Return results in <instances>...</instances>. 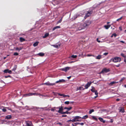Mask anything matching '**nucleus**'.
Returning a JSON list of instances; mask_svg holds the SVG:
<instances>
[{"instance_id":"obj_1","label":"nucleus","mask_w":126,"mask_h":126,"mask_svg":"<svg viewBox=\"0 0 126 126\" xmlns=\"http://www.w3.org/2000/svg\"><path fill=\"white\" fill-rule=\"evenodd\" d=\"M32 95H40L43 96L41 94H40L39 93H29L27 94H24V96H25L26 97V96H31Z\"/></svg>"},{"instance_id":"obj_2","label":"nucleus","mask_w":126,"mask_h":126,"mask_svg":"<svg viewBox=\"0 0 126 126\" xmlns=\"http://www.w3.org/2000/svg\"><path fill=\"white\" fill-rule=\"evenodd\" d=\"M111 60H112V61L114 63H117L120 62L121 61V59L120 57H116L111 59Z\"/></svg>"},{"instance_id":"obj_3","label":"nucleus","mask_w":126,"mask_h":126,"mask_svg":"<svg viewBox=\"0 0 126 126\" xmlns=\"http://www.w3.org/2000/svg\"><path fill=\"white\" fill-rule=\"evenodd\" d=\"M80 118H81V117L79 116H75L72 119V122H75L79 121V120L78 119Z\"/></svg>"},{"instance_id":"obj_4","label":"nucleus","mask_w":126,"mask_h":126,"mask_svg":"<svg viewBox=\"0 0 126 126\" xmlns=\"http://www.w3.org/2000/svg\"><path fill=\"white\" fill-rule=\"evenodd\" d=\"M110 71V70L109 69H107L106 68H105L103 69L100 73L101 74H103L104 73L108 72Z\"/></svg>"},{"instance_id":"obj_5","label":"nucleus","mask_w":126,"mask_h":126,"mask_svg":"<svg viewBox=\"0 0 126 126\" xmlns=\"http://www.w3.org/2000/svg\"><path fill=\"white\" fill-rule=\"evenodd\" d=\"M92 14V12L91 11H89L87 12V13L84 16V18L86 19L87 17L89 16Z\"/></svg>"},{"instance_id":"obj_6","label":"nucleus","mask_w":126,"mask_h":126,"mask_svg":"<svg viewBox=\"0 0 126 126\" xmlns=\"http://www.w3.org/2000/svg\"><path fill=\"white\" fill-rule=\"evenodd\" d=\"M70 68V67H67L65 68L60 69L62 71H63L66 72L69 70Z\"/></svg>"},{"instance_id":"obj_7","label":"nucleus","mask_w":126,"mask_h":126,"mask_svg":"<svg viewBox=\"0 0 126 126\" xmlns=\"http://www.w3.org/2000/svg\"><path fill=\"white\" fill-rule=\"evenodd\" d=\"M63 107L61 106V107H60L59 108V110L58 111H56L62 114V112H63Z\"/></svg>"},{"instance_id":"obj_8","label":"nucleus","mask_w":126,"mask_h":126,"mask_svg":"<svg viewBox=\"0 0 126 126\" xmlns=\"http://www.w3.org/2000/svg\"><path fill=\"white\" fill-rule=\"evenodd\" d=\"M3 72L4 73H9L10 74H11L12 73V71L11 70H9L8 69H6Z\"/></svg>"},{"instance_id":"obj_9","label":"nucleus","mask_w":126,"mask_h":126,"mask_svg":"<svg viewBox=\"0 0 126 126\" xmlns=\"http://www.w3.org/2000/svg\"><path fill=\"white\" fill-rule=\"evenodd\" d=\"M92 83L91 82H88L85 85V89H87L89 87Z\"/></svg>"},{"instance_id":"obj_10","label":"nucleus","mask_w":126,"mask_h":126,"mask_svg":"<svg viewBox=\"0 0 126 126\" xmlns=\"http://www.w3.org/2000/svg\"><path fill=\"white\" fill-rule=\"evenodd\" d=\"M26 126H33V125L31 122L28 121L26 123Z\"/></svg>"},{"instance_id":"obj_11","label":"nucleus","mask_w":126,"mask_h":126,"mask_svg":"<svg viewBox=\"0 0 126 126\" xmlns=\"http://www.w3.org/2000/svg\"><path fill=\"white\" fill-rule=\"evenodd\" d=\"M44 84L47 85H55V83H50L49 82H46L44 83Z\"/></svg>"},{"instance_id":"obj_12","label":"nucleus","mask_w":126,"mask_h":126,"mask_svg":"<svg viewBox=\"0 0 126 126\" xmlns=\"http://www.w3.org/2000/svg\"><path fill=\"white\" fill-rule=\"evenodd\" d=\"M65 80L62 79H59V80L56 81L55 82L56 83H58L62 82H65Z\"/></svg>"},{"instance_id":"obj_13","label":"nucleus","mask_w":126,"mask_h":126,"mask_svg":"<svg viewBox=\"0 0 126 126\" xmlns=\"http://www.w3.org/2000/svg\"><path fill=\"white\" fill-rule=\"evenodd\" d=\"M98 119L101 122L103 123H105V121L101 117H99L98 118Z\"/></svg>"},{"instance_id":"obj_14","label":"nucleus","mask_w":126,"mask_h":126,"mask_svg":"<svg viewBox=\"0 0 126 126\" xmlns=\"http://www.w3.org/2000/svg\"><path fill=\"white\" fill-rule=\"evenodd\" d=\"M11 118L12 116L11 115H8L5 116V119H11Z\"/></svg>"},{"instance_id":"obj_15","label":"nucleus","mask_w":126,"mask_h":126,"mask_svg":"<svg viewBox=\"0 0 126 126\" xmlns=\"http://www.w3.org/2000/svg\"><path fill=\"white\" fill-rule=\"evenodd\" d=\"M37 55H39L40 56H43L45 54L42 52H40L37 54Z\"/></svg>"},{"instance_id":"obj_16","label":"nucleus","mask_w":126,"mask_h":126,"mask_svg":"<svg viewBox=\"0 0 126 126\" xmlns=\"http://www.w3.org/2000/svg\"><path fill=\"white\" fill-rule=\"evenodd\" d=\"M110 25H105L104 26V27L106 29H108L110 27Z\"/></svg>"},{"instance_id":"obj_17","label":"nucleus","mask_w":126,"mask_h":126,"mask_svg":"<svg viewBox=\"0 0 126 126\" xmlns=\"http://www.w3.org/2000/svg\"><path fill=\"white\" fill-rule=\"evenodd\" d=\"M60 26H56L55 27H54L52 29V30L54 31L55 30L57 29L58 28H60Z\"/></svg>"},{"instance_id":"obj_18","label":"nucleus","mask_w":126,"mask_h":126,"mask_svg":"<svg viewBox=\"0 0 126 126\" xmlns=\"http://www.w3.org/2000/svg\"><path fill=\"white\" fill-rule=\"evenodd\" d=\"M77 90H84V89L82 87H79V88H77Z\"/></svg>"},{"instance_id":"obj_19","label":"nucleus","mask_w":126,"mask_h":126,"mask_svg":"<svg viewBox=\"0 0 126 126\" xmlns=\"http://www.w3.org/2000/svg\"><path fill=\"white\" fill-rule=\"evenodd\" d=\"M72 108V107H70L69 108H68L66 107H65L64 108V109H67L68 110L67 111H69L71 110Z\"/></svg>"},{"instance_id":"obj_20","label":"nucleus","mask_w":126,"mask_h":126,"mask_svg":"<svg viewBox=\"0 0 126 126\" xmlns=\"http://www.w3.org/2000/svg\"><path fill=\"white\" fill-rule=\"evenodd\" d=\"M92 89H91V91L93 92H94L96 90H95L94 87V86H92Z\"/></svg>"},{"instance_id":"obj_21","label":"nucleus","mask_w":126,"mask_h":126,"mask_svg":"<svg viewBox=\"0 0 126 126\" xmlns=\"http://www.w3.org/2000/svg\"><path fill=\"white\" fill-rule=\"evenodd\" d=\"M83 27L82 26H80L78 28V29L77 30V31L78 30H81L83 29Z\"/></svg>"},{"instance_id":"obj_22","label":"nucleus","mask_w":126,"mask_h":126,"mask_svg":"<svg viewBox=\"0 0 126 126\" xmlns=\"http://www.w3.org/2000/svg\"><path fill=\"white\" fill-rule=\"evenodd\" d=\"M120 112L122 113H124L125 112L124 109L123 108H121L120 110Z\"/></svg>"},{"instance_id":"obj_23","label":"nucleus","mask_w":126,"mask_h":126,"mask_svg":"<svg viewBox=\"0 0 126 126\" xmlns=\"http://www.w3.org/2000/svg\"><path fill=\"white\" fill-rule=\"evenodd\" d=\"M49 35V34L48 33H46L45 34L44 36H43V38H46L47 37V36H48Z\"/></svg>"},{"instance_id":"obj_24","label":"nucleus","mask_w":126,"mask_h":126,"mask_svg":"<svg viewBox=\"0 0 126 126\" xmlns=\"http://www.w3.org/2000/svg\"><path fill=\"white\" fill-rule=\"evenodd\" d=\"M92 119H94L95 121H97L98 120L97 118H96V116H92Z\"/></svg>"},{"instance_id":"obj_25","label":"nucleus","mask_w":126,"mask_h":126,"mask_svg":"<svg viewBox=\"0 0 126 126\" xmlns=\"http://www.w3.org/2000/svg\"><path fill=\"white\" fill-rule=\"evenodd\" d=\"M38 43L39 42H36L33 44V46L34 47H36L38 45Z\"/></svg>"},{"instance_id":"obj_26","label":"nucleus","mask_w":126,"mask_h":126,"mask_svg":"<svg viewBox=\"0 0 126 126\" xmlns=\"http://www.w3.org/2000/svg\"><path fill=\"white\" fill-rule=\"evenodd\" d=\"M20 41L21 42H23L25 40V39L23 38L22 37H20L19 38Z\"/></svg>"},{"instance_id":"obj_27","label":"nucleus","mask_w":126,"mask_h":126,"mask_svg":"<svg viewBox=\"0 0 126 126\" xmlns=\"http://www.w3.org/2000/svg\"><path fill=\"white\" fill-rule=\"evenodd\" d=\"M101 55H99L96 57V59H100L101 58Z\"/></svg>"},{"instance_id":"obj_28","label":"nucleus","mask_w":126,"mask_h":126,"mask_svg":"<svg viewBox=\"0 0 126 126\" xmlns=\"http://www.w3.org/2000/svg\"><path fill=\"white\" fill-rule=\"evenodd\" d=\"M88 116L87 115H86L85 116H83V117L81 118L82 119H86L88 118Z\"/></svg>"},{"instance_id":"obj_29","label":"nucleus","mask_w":126,"mask_h":126,"mask_svg":"<svg viewBox=\"0 0 126 126\" xmlns=\"http://www.w3.org/2000/svg\"><path fill=\"white\" fill-rule=\"evenodd\" d=\"M70 113L68 111H66L65 112H63V111L62 112V114H70Z\"/></svg>"},{"instance_id":"obj_30","label":"nucleus","mask_w":126,"mask_h":126,"mask_svg":"<svg viewBox=\"0 0 126 126\" xmlns=\"http://www.w3.org/2000/svg\"><path fill=\"white\" fill-rule=\"evenodd\" d=\"M17 68V65H15L14 66V68L12 69V70L14 71H15L16 69Z\"/></svg>"},{"instance_id":"obj_31","label":"nucleus","mask_w":126,"mask_h":126,"mask_svg":"<svg viewBox=\"0 0 126 126\" xmlns=\"http://www.w3.org/2000/svg\"><path fill=\"white\" fill-rule=\"evenodd\" d=\"M116 82H115V81H113L112 82H111L109 84V85H110V86H111L113 84H115V83H116Z\"/></svg>"},{"instance_id":"obj_32","label":"nucleus","mask_w":126,"mask_h":126,"mask_svg":"<svg viewBox=\"0 0 126 126\" xmlns=\"http://www.w3.org/2000/svg\"><path fill=\"white\" fill-rule=\"evenodd\" d=\"M94 109H92V110H90L89 111V114H91L92 113V112H94Z\"/></svg>"},{"instance_id":"obj_33","label":"nucleus","mask_w":126,"mask_h":126,"mask_svg":"<svg viewBox=\"0 0 126 126\" xmlns=\"http://www.w3.org/2000/svg\"><path fill=\"white\" fill-rule=\"evenodd\" d=\"M80 15H76L74 16V18L76 19V18L77 17H79L80 16Z\"/></svg>"},{"instance_id":"obj_34","label":"nucleus","mask_w":126,"mask_h":126,"mask_svg":"<svg viewBox=\"0 0 126 126\" xmlns=\"http://www.w3.org/2000/svg\"><path fill=\"white\" fill-rule=\"evenodd\" d=\"M52 46L56 48H58V47L59 46H60V45H59V46H58L57 45H52Z\"/></svg>"},{"instance_id":"obj_35","label":"nucleus","mask_w":126,"mask_h":126,"mask_svg":"<svg viewBox=\"0 0 126 126\" xmlns=\"http://www.w3.org/2000/svg\"><path fill=\"white\" fill-rule=\"evenodd\" d=\"M77 57V56L76 55H72L71 56V57L73 58H75Z\"/></svg>"},{"instance_id":"obj_36","label":"nucleus","mask_w":126,"mask_h":126,"mask_svg":"<svg viewBox=\"0 0 126 126\" xmlns=\"http://www.w3.org/2000/svg\"><path fill=\"white\" fill-rule=\"evenodd\" d=\"M62 17L57 22V24H58L59 23H61L62 21Z\"/></svg>"},{"instance_id":"obj_37","label":"nucleus","mask_w":126,"mask_h":126,"mask_svg":"<svg viewBox=\"0 0 126 126\" xmlns=\"http://www.w3.org/2000/svg\"><path fill=\"white\" fill-rule=\"evenodd\" d=\"M70 103V102L69 101H65L64 102V103L66 104H68Z\"/></svg>"},{"instance_id":"obj_38","label":"nucleus","mask_w":126,"mask_h":126,"mask_svg":"<svg viewBox=\"0 0 126 126\" xmlns=\"http://www.w3.org/2000/svg\"><path fill=\"white\" fill-rule=\"evenodd\" d=\"M87 56L88 57H90V56H91L94 57V56L93 55H91V54H88L87 55Z\"/></svg>"},{"instance_id":"obj_39","label":"nucleus","mask_w":126,"mask_h":126,"mask_svg":"<svg viewBox=\"0 0 126 126\" xmlns=\"http://www.w3.org/2000/svg\"><path fill=\"white\" fill-rule=\"evenodd\" d=\"M122 17H120V18H119L117 19V21H119V20H121L122 19Z\"/></svg>"},{"instance_id":"obj_40","label":"nucleus","mask_w":126,"mask_h":126,"mask_svg":"<svg viewBox=\"0 0 126 126\" xmlns=\"http://www.w3.org/2000/svg\"><path fill=\"white\" fill-rule=\"evenodd\" d=\"M18 54L17 53L15 52L14 53V55L15 56H17L18 55Z\"/></svg>"},{"instance_id":"obj_41","label":"nucleus","mask_w":126,"mask_h":126,"mask_svg":"<svg viewBox=\"0 0 126 126\" xmlns=\"http://www.w3.org/2000/svg\"><path fill=\"white\" fill-rule=\"evenodd\" d=\"M55 110V108H54V107L53 108H52L51 109V110L52 111H54Z\"/></svg>"},{"instance_id":"obj_42","label":"nucleus","mask_w":126,"mask_h":126,"mask_svg":"<svg viewBox=\"0 0 126 126\" xmlns=\"http://www.w3.org/2000/svg\"><path fill=\"white\" fill-rule=\"evenodd\" d=\"M95 94L96 95H98V93L97 92V91L96 90H95V91L94 92Z\"/></svg>"},{"instance_id":"obj_43","label":"nucleus","mask_w":126,"mask_h":126,"mask_svg":"<svg viewBox=\"0 0 126 126\" xmlns=\"http://www.w3.org/2000/svg\"><path fill=\"white\" fill-rule=\"evenodd\" d=\"M11 76L9 75L8 76H5V78H8V77L11 78Z\"/></svg>"},{"instance_id":"obj_44","label":"nucleus","mask_w":126,"mask_h":126,"mask_svg":"<svg viewBox=\"0 0 126 126\" xmlns=\"http://www.w3.org/2000/svg\"><path fill=\"white\" fill-rule=\"evenodd\" d=\"M2 110L4 112H5L6 111V110L5 108H3Z\"/></svg>"},{"instance_id":"obj_45","label":"nucleus","mask_w":126,"mask_h":126,"mask_svg":"<svg viewBox=\"0 0 126 126\" xmlns=\"http://www.w3.org/2000/svg\"><path fill=\"white\" fill-rule=\"evenodd\" d=\"M108 54V52H105V53H104L103 54V55L106 56V55H107Z\"/></svg>"},{"instance_id":"obj_46","label":"nucleus","mask_w":126,"mask_h":126,"mask_svg":"<svg viewBox=\"0 0 126 126\" xmlns=\"http://www.w3.org/2000/svg\"><path fill=\"white\" fill-rule=\"evenodd\" d=\"M121 55L122 56V57H124V56L125 55H124V54H123V53H121Z\"/></svg>"},{"instance_id":"obj_47","label":"nucleus","mask_w":126,"mask_h":126,"mask_svg":"<svg viewBox=\"0 0 126 126\" xmlns=\"http://www.w3.org/2000/svg\"><path fill=\"white\" fill-rule=\"evenodd\" d=\"M19 48V51L20 50H21L23 48V47H20Z\"/></svg>"},{"instance_id":"obj_48","label":"nucleus","mask_w":126,"mask_h":126,"mask_svg":"<svg viewBox=\"0 0 126 126\" xmlns=\"http://www.w3.org/2000/svg\"><path fill=\"white\" fill-rule=\"evenodd\" d=\"M71 121H72V120H68L67 121V122L69 123Z\"/></svg>"},{"instance_id":"obj_49","label":"nucleus","mask_w":126,"mask_h":126,"mask_svg":"<svg viewBox=\"0 0 126 126\" xmlns=\"http://www.w3.org/2000/svg\"><path fill=\"white\" fill-rule=\"evenodd\" d=\"M79 124L81 126H83L84 125V124L83 123H79Z\"/></svg>"},{"instance_id":"obj_50","label":"nucleus","mask_w":126,"mask_h":126,"mask_svg":"<svg viewBox=\"0 0 126 126\" xmlns=\"http://www.w3.org/2000/svg\"><path fill=\"white\" fill-rule=\"evenodd\" d=\"M63 117H65L67 116V115H63L62 116Z\"/></svg>"},{"instance_id":"obj_51","label":"nucleus","mask_w":126,"mask_h":126,"mask_svg":"<svg viewBox=\"0 0 126 126\" xmlns=\"http://www.w3.org/2000/svg\"><path fill=\"white\" fill-rule=\"evenodd\" d=\"M98 38H97L96 39V40H97V41L99 43H100V42L101 41H100V40H98Z\"/></svg>"},{"instance_id":"obj_52","label":"nucleus","mask_w":126,"mask_h":126,"mask_svg":"<svg viewBox=\"0 0 126 126\" xmlns=\"http://www.w3.org/2000/svg\"><path fill=\"white\" fill-rule=\"evenodd\" d=\"M15 49L16 50H18L19 51V48L18 47H16Z\"/></svg>"},{"instance_id":"obj_53","label":"nucleus","mask_w":126,"mask_h":126,"mask_svg":"<svg viewBox=\"0 0 126 126\" xmlns=\"http://www.w3.org/2000/svg\"><path fill=\"white\" fill-rule=\"evenodd\" d=\"M113 35L115 37H116L117 36V34L115 33H114L113 34Z\"/></svg>"},{"instance_id":"obj_54","label":"nucleus","mask_w":126,"mask_h":126,"mask_svg":"<svg viewBox=\"0 0 126 126\" xmlns=\"http://www.w3.org/2000/svg\"><path fill=\"white\" fill-rule=\"evenodd\" d=\"M60 107H54V108H55V110L57 109H59V108H60Z\"/></svg>"},{"instance_id":"obj_55","label":"nucleus","mask_w":126,"mask_h":126,"mask_svg":"<svg viewBox=\"0 0 126 126\" xmlns=\"http://www.w3.org/2000/svg\"><path fill=\"white\" fill-rule=\"evenodd\" d=\"M63 97H65L66 96H68V97H69V95H64V94H63Z\"/></svg>"},{"instance_id":"obj_56","label":"nucleus","mask_w":126,"mask_h":126,"mask_svg":"<svg viewBox=\"0 0 126 126\" xmlns=\"http://www.w3.org/2000/svg\"><path fill=\"white\" fill-rule=\"evenodd\" d=\"M57 124H58L60 125H62V124L60 123H57Z\"/></svg>"},{"instance_id":"obj_57","label":"nucleus","mask_w":126,"mask_h":126,"mask_svg":"<svg viewBox=\"0 0 126 126\" xmlns=\"http://www.w3.org/2000/svg\"><path fill=\"white\" fill-rule=\"evenodd\" d=\"M120 64H119L118 65H116V66L117 67H119L120 66Z\"/></svg>"},{"instance_id":"obj_58","label":"nucleus","mask_w":126,"mask_h":126,"mask_svg":"<svg viewBox=\"0 0 126 126\" xmlns=\"http://www.w3.org/2000/svg\"><path fill=\"white\" fill-rule=\"evenodd\" d=\"M120 99L119 98H117L116 99V100L117 101H119L120 100Z\"/></svg>"},{"instance_id":"obj_59","label":"nucleus","mask_w":126,"mask_h":126,"mask_svg":"<svg viewBox=\"0 0 126 126\" xmlns=\"http://www.w3.org/2000/svg\"><path fill=\"white\" fill-rule=\"evenodd\" d=\"M120 42H121L122 43H125L124 42V41H120Z\"/></svg>"},{"instance_id":"obj_60","label":"nucleus","mask_w":126,"mask_h":126,"mask_svg":"<svg viewBox=\"0 0 126 126\" xmlns=\"http://www.w3.org/2000/svg\"><path fill=\"white\" fill-rule=\"evenodd\" d=\"M71 76H70L69 77H67V78L68 79H70L71 78Z\"/></svg>"},{"instance_id":"obj_61","label":"nucleus","mask_w":126,"mask_h":126,"mask_svg":"<svg viewBox=\"0 0 126 126\" xmlns=\"http://www.w3.org/2000/svg\"><path fill=\"white\" fill-rule=\"evenodd\" d=\"M59 95H60L61 96H63V94H58Z\"/></svg>"},{"instance_id":"obj_62","label":"nucleus","mask_w":126,"mask_h":126,"mask_svg":"<svg viewBox=\"0 0 126 126\" xmlns=\"http://www.w3.org/2000/svg\"><path fill=\"white\" fill-rule=\"evenodd\" d=\"M119 29L120 30V31H122V28L121 27H119Z\"/></svg>"},{"instance_id":"obj_63","label":"nucleus","mask_w":126,"mask_h":126,"mask_svg":"<svg viewBox=\"0 0 126 126\" xmlns=\"http://www.w3.org/2000/svg\"><path fill=\"white\" fill-rule=\"evenodd\" d=\"M79 123H75V125H77L79 124Z\"/></svg>"},{"instance_id":"obj_64","label":"nucleus","mask_w":126,"mask_h":126,"mask_svg":"<svg viewBox=\"0 0 126 126\" xmlns=\"http://www.w3.org/2000/svg\"><path fill=\"white\" fill-rule=\"evenodd\" d=\"M124 62L126 63V59H125L124 60Z\"/></svg>"}]
</instances>
